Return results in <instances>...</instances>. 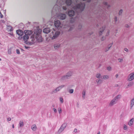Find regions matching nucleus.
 Here are the masks:
<instances>
[{
    "instance_id": "09e8293b",
    "label": "nucleus",
    "mask_w": 134,
    "mask_h": 134,
    "mask_svg": "<svg viewBox=\"0 0 134 134\" xmlns=\"http://www.w3.org/2000/svg\"><path fill=\"white\" fill-rule=\"evenodd\" d=\"M77 129H75L74 130V132L76 133L77 132Z\"/></svg>"
},
{
    "instance_id": "ea45409f",
    "label": "nucleus",
    "mask_w": 134,
    "mask_h": 134,
    "mask_svg": "<svg viewBox=\"0 0 134 134\" xmlns=\"http://www.w3.org/2000/svg\"><path fill=\"white\" fill-rule=\"evenodd\" d=\"M114 19V21H115V22L116 23L118 20L117 17L116 16H115V18Z\"/></svg>"
},
{
    "instance_id": "a211bd4d",
    "label": "nucleus",
    "mask_w": 134,
    "mask_h": 134,
    "mask_svg": "<svg viewBox=\"0 0 134 134\" xmlns=\"http://www.w3.org/2000/svg\"><path fill=\"white\" fill-rule=\"evenodd\" d=\"M31 128L32 130L34 131H35L36 130L37 127L36 125L34 124L31 126Z\"/></svg>"
},
{
    "instance_id": "f8f14e48",
    "label": "nucleus",
    "mask_w": 134,
    "mask_h": 134,
    "mask_svg": "<svg viewBox=\"0 0 134 134\" xmlns=\"http://www.w3.org/2000/svg\"><path fill=\"white\" fill-rule=\"evenodd\" d=\"M134 121V119L133 118H132L131 119L128 123V125L130 126H132L133 125Z\"/></svg>"
},
{
    "instance_id": "c9c22d12",
    "label": "nucleus",
    "mask_w": 134,
    "mask_h": 134,
    "mask_svg": "<svg viewBox=\"0 0 134 134\" xmlns=\"http://www.w3.org/2000/svg\"><path fill=\"white\" fill-rule=\"evenodd\" d=\"M82 27V25L81 24H80L78 26V29H81Z\"/></svg>"
},
{
    "instance_id": "f257e3e1",
    "label": "nucleus",
    "mask_w": 134,
    "mask_h": 134,
    "mask_svg": "<svg viewBox=\"0 0 134 134\" xmlns=\"http://www.w3.org/2000/svg\"><path fill=\"white\" fill-rule=\"evenodd\" d=\"M42 31L41 29L35 30L33 33L31 31L25 30L23 36H19L18 39L23 40L27 44L31 45L37 42H41L43 41L41 36Z\"/></svg>"
},
{
    "instance_id": "3c124183",
    "label": "nucleus",
    "mask_w": 134,
    "mask_h": 134,
    "mask_svg": "<svg viewBox=\"0 0 134 134\" xmlns=\"http://www.w3.org/2000/svg\"><path fill=\"white\" fill-rule=\"evenodd\" d=\"M109 49V48H108L107 47L106 48V49H105V52H106L107 51H108V50Z\"/></svg>"
},
{
    "instance_id": "a878e982",
    "label": "nucleus",
    "mask_w": 134,
    "mask_h": 134,
    "mask_svg": "<svg viewBox=\"0 0 134 134\" xmlns=\"http://www.w3.org/2000/svg\"><path fill=\"white\" fill-rule=\"evenodd\" d=\"M103 81L101 79H99L96 80V82L97 83L101 84L102 83Z\"/></svg>"
},
{
    "instance_id": "49530a36",
    "label": "nucleus",
    "mask_w": 134,
    "mask_h": 134,
    "mask_svg": "<svg viewBox=\"0 0 134 134\" xmlns=\"http://www.w3.org/2000/svg\"><path fill=\"white\" fill-rule=\"evenodd\" d=\"M125 26L126 27H127V28H129L130 27L129 26L128 24H126L125 25Z\"/></svg>"
},
{
    "instance_id": "37998d69",
    "label": "nucleus",
    "mask_w": 134,
    "mask_h": 134,
    "mask_svg": "<svg viewBox=\"0 0 134 134\" xmlns=\"http://www.w3.org/2000/svg\"><path fill=\"white\" fill-rule=\"evenodd\" d=\"M63 10H66L67 9V7L65 6L63 7Z\"/></svg>"
},
{
    "instance_id": "58836bf2",
    "label": "nucleus",
    "mask_w": 134,
    "mask_h": 134,
    "mask_svg": "<svg viewBox=\"0 0 134 134\" xmlns=\"http://www.w3.org/2000/svg\"><path fill=\"white\" fill-rule=\"evenodd\" d=\"M107 69L108 71H110L111 69V68L110 67V66H109V67H107Z\"/></svg>"
},
{
    "instance_id": "4c0bfd02",
    "label": "nucleus",
    "mask_w": 134,
    "mask_h": 134,
    "mask_svg": "<svg viewBox=\"0 0 134 134\" xmlns=\"http://www.w3.org/2000/svg\"><path fill=\"white\" fill-rule=\"evenodd\" d=\"M16 53L17 54H20V52L19 50V49H16Z\"/></svg>"
},
{
    "instance_id": "9b49d317",
    "label": "nucleus",
    "mask_w": 134,
    "mask_h": 134,
    "mask_svg": "<svg viewBox=\"0 0 134 134\" xmlns=\"http://www.w3.org/2000/svg\"><path fill=\"white\" fill-rule=\"evenodd\" d=\"M117 102L113 99L110 102L109 104V106L111 107L117 103Z\"/></svg>"
},
{
    "instance_id": "dca6fc26",
    "label": "nucleus",
    "mask_w": 134,
    "mask_h": 134,
    "mask_svg": "<svg viewBox=\"0 0 134 134\" xmlns=\"http://www.w3.org/2000/svg\"><path fill=\"white\" fill-rule=\"evenodd\" d=\"M13 29L12 27L9 25L7 26V30L8 31H11L13 30Z\"/></svg>"
},
{
    "instance_id": "72a5a7b5",
    "label": "nucleus",
    "mask_w": 134,
    "mask_h": 134,
    "mask_svg": "<svg viewBox=\"0 0 134 134\" xmlns=\"http://www.w3.org/2000/svg\"><path fill=\"white\" fill-rule=\"evenodd\" d=\"M118 60L119 62L122 63L123 62V59H122L119 58Z\"/></svg>"
},
{
    "instance_id": "f704fd0d",
    "label": "nucleus",
    "mask_w": 134,
    "mask_h": 134,
    "mask_svg": "<svg viewBox=\"0 0 134 134\" xmlns=\"http://www.w3.org/2000/svg\"><path fill=\"white\" fill-rule=\"evenodd\" d=\"M8 53L9 54H10L12 53L11 50V49H9L8 51Z\"/></svg>"
},
{
    "instance_id": "8fccbe9b",
    "label": "nucleus",
    "mask_w": 134,
    "mask_h": 134,
    "mask_svg": "<svg viewBox=\"0 0 134 134\" xmlns=\"http://www.w3.org/2000/svg\"><path fill=\"white\" fill-rule=\"evenodd\" d=\"M109 49V48H108L107 47L106 48V49H105V52H106L107 51H108V50Z\"/></svg>"
},
{
    "instance_id": "aec40b11",
    "label": "nucleus",
    "mask_w": 134,
    "mask_h": 134,
    "mask_svg": "<svg viewBox=\"0 0 134 134\" xmlns=\"http://www.w3.org/2000/svg\"><path fill=\"white\" fill-rule=\"evenodd\" d=\"M86 94V90L85 89H83L82 92V97L83 99L85 98V96Z\"/></svg>"
},
{
    "instance_id": "6e6d98bb",
    "label": "nucleus",
    "mask_w": 134,
    "mask_h": 134,
    "mask_svg": "<svg viewBox=\"0 0 134 134\" xmlns=\"http://www.w3.org/2000/svg\"><path fill=\"white\" fill-rule=\"evenodd\" d=\"M97 134H100V132H99Z\"/></svg>"
},
{
    "instance_id": "c03bdc74",
    "label": "nucleus",
    "mask_w": 134,
    "mask_h": 134,
    "mask_svg": "<svg viewBox=\"0 0 134 134\" xmlns=\"http://www.w3.org/2000/svg\"><path fill=\"white\" fill-rule=\"evenodd\" d=\"M11 118H10L9 117L8 118H7V120L8 121H10L11 120Z\"/></svg>"
},
{
    "instance_id": "4be33fe9",
    "label": "nucleus",
    "mask_w": 134,
    "mask_h": 134,
    "mask_svg": "<svg viewBox=\"0 0 134 134\" xmlns=\"http://www.w3.org/2000/svg\"><path fill=\"white\" fill-rule=\"evenodd\" d=\"M103 4L104 5L105 7L107 8H108L110 7V5L108 4L107 2H104L103 3Z\"/></svg>"
},
{
    "instance_id": "bb28decb",
    "label": "nucleus",
    "mask_w": 134,
    "mask_h": 134,
    "mask_svg": "<svg viewBox=\"0 0 134 134\" xmlns=\"http://www.w3.org/2000/svg\"><path fill=\"white\" fill-rule=\"evenodd\" d=\"M19 124L20 126V127H22L24 126V123L23 121H20L19 122Z\"/></svg>"
},
{
    "instance_id": "c85d7f7f",
    "label": "nucleus",
    "mask_w": 134,
    "mask_h": 134,
    "mask_svg": "<svg viewBox=\"0 0 134 134\" xmlns=\"http://www.w3.org/2000/svg\"><path fill=\"white\" fill-rule=\"evenodd\" d=\"M123 12V10L121 9L119 11L118 14L119 15H121Z\"/></svg>"
},
{
    "instance_id": "864d4df0",
    "label": "nucleus",
    "mask_w": 134,
    "mask_h": 134,
    "mask_svg": "<svg viewBox=\"0 0 134 134\" xmlns=\"http://www.w3.org/2000/svg\"><path fill=\"white\" fill-rule=\"evenodd\" d=\"M115 76L116 78L118 77V74H116L115 75Z\"/></svg>"
},
{
    "instance_id": "b1692460",
    "label": "nucleus",
    "mask_w": 134,
    "mask_h": 134,
    "mask_svg": "<svg viewBox=\"0 0 134 134\" xmlns=\"http://www.w3.org/2000/svg\"><path fill=\"white\" fill-rule=\"evenodd\" d=\"M96 77L98 79H102V76L100 73H98L96 75Z\"/></svg>"
},
{
    "instance_id": "ddd939ff",
    "label": "nucleus",
    "mask_w": 134,
    "mask_h": 134,
    "mask_svg": "<svg viewBox=\"0 0 134 134\" xmlns=\"http://www.w3.org/2000/svg\"><path fill=\"white\" fill-rule=\"evenodd\" d=\"M74 12L73 10H71L69 11L68 14L70 16H72L74 15Z\"/></svg>"
},
{
    "instance_id": "5701e85b",
    "label": "nucleus",
    "mask_w": 134,
    "mask_h": 134,
    "mask_svg": "<svg viewBox=\"0 0 134 134\" xmlns=\"http://www.w3.org/2000/svg\"><path fill=\"white\" fill-rule=\"evenodd\" d=\"M134 105V98L132 99L131 101V109Z\"/></svg>"
},
{
    "instance_id": "7c9ffc66",
    "label": "nucleus",
    "mask_w": 134,
    "mask_h": 134,
    "mask_svg": "<svg viewBox=\"0 0 134 134\" xmlns=\"http://www.w3.org/2000/svg\"><path fill=\"white\" fill-rule=\"evenodd\" d=\"M58 111L59 114H60L61 113L62 111V109L61 108H58Z\"/></svg>"
},
{
    "instance_id": "20e7f679",
    "label": "nucleus",
    "mask_w": 134,
    "mask_h": 134,
    "mask_svg": "<svg viewBox=\"0 0 134 134\" xmlns=\"http://www.w3.org/2000/svg\"><path fill=\"white\" fill-rule=\"evenodd\" d=\"M53 30H51V32L50 36L52 39H54L57 37L60 34V32L58 30H57L53 29Z\"/></svg>"
},
{
    "instance_id": "0eeeda50",
    "label": "nucleus",
    "mask_w": 134,
    "mask_h": 134,
    "mask_svg": "<svg viewBox=\"0 0 134 134\" xmlns=\"http://www.w3.org/2000/svg\"><path fill=\"white\" fill-rule=\"evenodd\" d=\"M65 86L64 85H62L59 87L57 88L55 90L53 91V93H56L58 91H59L61 90L62 88L64 87Z\"/></svg>"
},
{
    "instance_id": "13d9d810",
    "label": "nucleus",
    "mask_w": 134,
    "mask_h": 134,
    "mask_svg": "<svg viewBox=\"0 0 134 134\" xmlns=\"http://www.w3.org/2000/svg\"><path fill=\"white\" fill-rule=\"evenodd\" d=\"M1 98L0 97V101L1 100Z\"/></svg>"
},
{
    "instance_id": "6ab92c4d",
    "label": "nucleus",
    "mask_w": 134,
    "mask_h": 134,
    "mask_svg": "<svg viewBox=\"0 0 134 134\" xmlns=\"http://www.w3.org/2000/svg\"><path fill=\"white\" fill-rule=\"evenodd\" d=\"M60 44H55L54 45V47L55 49H58L60 47Z\"/></svg>"
},
{
    "instance_id": "473e14b6",
    "label": "nucleus",
    "mask_w": 134,
    "mask_h": 134,
    "mask_svg": "<svg viewBox=\"0 0 134 134\" xmlns=\"http://www.w3.org/2000/svg\"><path fill=\"white\" fill-rule=\"evenodd\" d=\"M60 100L61 103H63V99L62 97H60Z\"/></svg>"
},
{
    "instance_id": "79ce46f5",
    "label": "nucleus",
    "mask_w": 134,
    "mask_h": 134,
    "mask_svg": "<svg viewBox=\"0 0 134 134\" xmlns=\"http://www.w3.org/2000/svg\"><path fill=\"white\" fill-rule=\"evenodd\" d=\"M53 110L54 112L56 113L57 112V110L55 108H53Z\"/></svg>"
},
{
    "instance_id": "2f4dec72",
    "label": "nucleus",
    "mask_w": 134,
    "mask_h": 134,
    "mask_svg": "<svg viewBox=\"0 0 134 134\" xmlns=\"http://www.w3.org/2000/svg\"><path fill=\"white\" fill-rule=\"evenodd\" d=\"M113 45V43H111L110 44H109L107 48H109V49H110V47H111Z\"/></svg>"
},
{
    "instance_id": "a19ab883",
    "label": "nucleus",
    "mask_w": 134,
    "mask_h": 134,
    "mask_svg": "<svg viewBox=\"0 0 134 134\" xmlns=\"http://www.w3.org/2000/svg\"><path fill=\"white\" fill-rule=\"evenodd\" d=\"M109 32H110L109 31V30L107 32V33L106 36H108L109 35Z\"/></svg>"
},
{
    "instance_id": "2eb2a0df",
    "label": "nucleus",
    "mask_w": 134,
    "mask_h": 134,
    "mask_svg": "<svg viewBox=\"0 0 134 134\" xmlns=\"http://www.w3.org/2000/svg\"><path fill=\"white\" fill-rule=\"evenodd\" d=\"M69 78L66 75L64 76L61 77V80L63 81H64L66 80H67L69 79Z\"/></svg>"
},
{
    "instance_id": "a18cd8bd",
    "label": "nucleus",
    "mask_w": 134,
    "mask_h": 134,
    "mask_svg": "<svg viewBox=\"0 0 134 134\" xmlns=\"http://www.w3.org/2000/svg\"><path fill=\"white\" fill-rule=\"evenodd\" d=\"M0 17L2 18L3 17V15L1 14V12H0Z\"/></svg>"
},
{
    "instance_id": "f03ea898",
    "label": "nucleus",
    "mask_w": 134,
    "mask_h": 134,
    "mask_svg": "<svg viewBox=\"0 0 134 134\" xmlns=\"http://www.w3.org/2000/svg\"><path fill=\"white\" fill-rule=\"evenodd\" d=\"M73 0L74 2H72L71 0H66V3L68 5L72 4L71 9H74L78 13L82 12L85 8V4L82 3L77 4L78 0Z\"/></svg>"
},
{
    "instance_id": "423d86ee",
    "label": "nucleus",
    "mask_w": 134,
    "mask_h": 134,
    "mask_svg": "<svg viewBox=\"0 0 134 134\" xmlns=\"http://www.w3.org/2000/svg\"><path fill=\"white\" fill-rule=\"evenodd\" d=\"M67 126V124L65 123L63 124L59 129V131L60 132H62L63 131L66 127Z\"/></svg>"
},
{
    "instance_id": "de8ad7c7",
    "label": "nucleus",
    "mask_w": 134,
    "mask_h": 134,
    "mask_svg": "<svg viewBox=\"0 0 134 134\" xmlns=\"http://www.w3.org/2000/svg\"><path fill=\"white\" fill-rule=\"evenodd\" d=\"M124 50L126 52H128V50L126 48H125L124 49Z\"/></svg>"
},
{
    "instance_id": "e433bc0d",
    "label": "nucleus",
    "mask_w": 134,
    "mask_h": 134,
    "mask_svg": "<svg viewBox=\"0 0 134 134\" xmlns=\"http://www.w3.org/2000/svg\"><path fill=\"white\" fill-rule=\"evenodd\" d=\"M106 37L103 36L102 37V38L101 39V40L102 41H103L104 40L106 39Z\"/></svg>"
},
{
    "instance_id": "393cba45",
    "label": "nucleus",
    "mask_w": 134,
    "mask_h": 134,
    "mask_svg": "<svg viewBox=\"0 0 134 134\" xmlns=\"http://www.w3.org/2000/svg\"><path fill=\"white\" fill-rule=\"evenodd\" d=\"M109 78V76L108 75H104L103 76V78L102 79H104L106 80L107 79H108Z\"/></svg>"
},
{
    "instance_id": "1a4fd4ad",
    "label": "nucleus",
    "mask_w": 134,
    "mask_h": 134,
    "mask_svg": "<svg viewBox=\"0 0 134 134\" xmlns=\"http://www.w3.org/2000/svg\"><path fill=\"white\" fill-rule=\"evenodd\" d=\"M16 34L20 36H22L24 35V32L21 30H17L16 31Z\"/></svg>"
},
{
    "instance_id": "4468645a",
    "label": "nucleus",
    "mask_w": 134,
    "mask_h": 134,
    "mask_svg": "<svg viewBox=\"0 0 134 134\" xmlns=\"http://www.w3.org/2000/svg\"><path fill=\"white\" fill-rule=\"evenodd\" d=\"M121 97V95L120 94H119L116 96H115L114 99L117 102L120 99Z\"/></svg>"
},
{
    "instance_id": "5fc2aeb1",
    "label": "nucleus",
    "mask_w": 134,
    "mask_h": 134,
    "mask_svg": "<svg viewBox=\"0 0 134 134\" xmlns=\"http://www.w3.org/2000/svg\"><path fill=\"white\" fill-rule=\"evenodd\" d=\"M12 127H13V128H14V125L13 124V125H12Z\"/></svg>"
},
{
    "instance_id": "7ed1b4c3",
    "label": "nucleus",
    "mask_w": 134,
    "mask_h": 134,
    "mask_svg": "<svg viewBox=\"0 0 134 134\" xmlns=\"http://www.w3.org/2000/svg\"><path fill=\"white\" fill-rule=\"evenodd\" d=\"M63 0H57V4L55 5L52 10V14H55L58 15V18L62 20H64L66 18L65 14L60 13L58 14V13L60 11V6L62 5L64 3Z\"/></svg>"
},
{
    "instance_id": "9d476101",
    "label": "nucleus",
    "mask_w": 134,
    "mask_h": 134,
    "mask_svg": "<svg viewBox=\"0 0 134 134\" xmlns=\"http://www.w3.org/2000/svg\"><path fill=\"white\" fill-rule=\"evenodd\" d=\"M51 31V30L49 28H46L43 30V32L46 34H48Z\"/></svg>"
},
{
    "instance_id": "cd10ccee",
    "label": "nucleus",
    "mask_w": 134,
    "mask_h": 134,
    "mask_svg": "<svg viewBox=\"0 0 134 134\" xmlns=\"http://www.w3.org/2000/svg\"><path fill=\"white\" fill-rule=\"evenodd\" d=\"M123 129L125 130H127V127L125 124H124L123 125Z\"/></svg>"
},
{
    "instance_id": "c756f323",
    "label": "nucleus",
    "mask_w": 134,
    "mask_h": 134,
    "mask_svg": "<svg viewBox=\"0 0 134 134\" xmlns=\"http://www.w3.org/2000/svg\"><path fill=\"white\" fill-rule=\"evenodd\" d=\"M74 90L73 89H70L69 91V92L70 93H72L73 92Z\"/></svg>"
},
{
    "instance_id": "603ef678",
    "label": "nucleus",
    "mask_w": 134,
    "mask_h": 134,
    "mask_svg": "<svg viewBox=\"0 0 134 134\" xmlns=\"http://www.w3.org/2000/svg\"><path fill=\"white\" fill-rule=\"evenodd\" d=\"M25 47L26 48V49H28V48H30V47H27V46H25Z\"/></svg>"
},
{
    "instance_id": "4d7b16f0",
    "label": "nucleus",
    "mask_w": 134,
    "mask_h": 134,
    "mask_svg": "<svg viewBox=\"0 0 134 134\" xmlns=\"http://www.w3.org/2000/svg\"><path fill=\"white\" fill-rule=\"evenodd\" d=\"M1 59L0 58V61H1Z\"/></svg>"
},
{
    "instance_id": "6e6552de",
    "label": "nucleus",
    "mask_w": 134,
    "mask_h": 134,
    "mask_svg": "<svg viewBox=\"0 0 134 134\" xmlns=\"http://www.w3.org/2000/svg\"><path fill=\"white\" fill-rule=\"evenodd\" d=\"M54 25L55 27H60L61 23L59 20H57L54 22Z\"/></svg>"
},
{
    "instance_id": "f3484780",
    "label": "nucleus",
    "mask_w": 134,
    "mask_h": 134,
    "mask_svg": "<svg viewBox=\"0 0 134 134\" xmlns=\"http://www.w3.org/2000/svg\"><path fill=\"white\" fill-rule=\"evenodd\" d=\"M105 28L104 27H103L102 28L100 29V31L99 32V34L100 35H101L102 34V32L103 31Z\"/></svg>"
},
{
    "instance_id": "39448f33",
    "label": "nucleus",
    "mask_w": 134,
    "mask_h": 134,
    "mask_svg": "<svg viewBox=\"0 0 134 134\" xmlns=\"http://www.w3.org/2000/svg\"><path fill=\"white\" fill-rule=\"evenodd\" d=\"M134 79V72L131 73L127 77V80L131 81Z\"/></svg>"
},
{
    "instance_id": "412c9836",
    "label": "nucleus",
    "mask_w": 134,
    "mask_h": 134,
    "mask_svg": "<svg viewBox=\"0 0 134 134\" xmlns=\"http://www.w3.org/2000/svg\"><path fill=\"white\" fill-rule=\"evenodd\" d=\"M72 72L71 71L68 72L66 74V75L69 78L71 76L72 74Z\"/></svg>"
}]
</instances>
